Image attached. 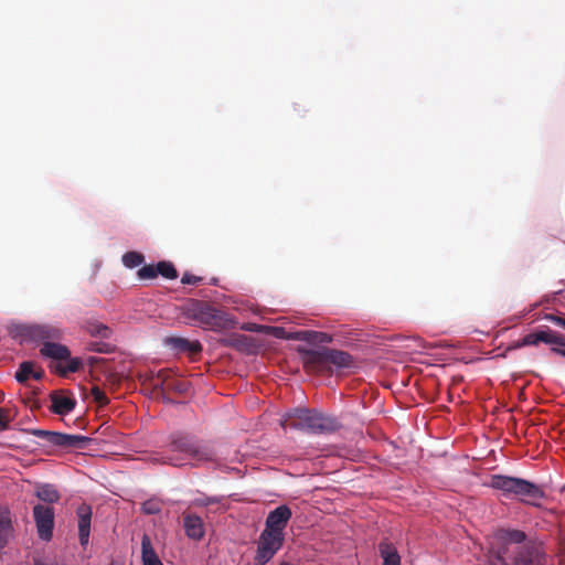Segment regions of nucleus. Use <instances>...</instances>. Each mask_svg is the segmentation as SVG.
I'll return each mask as SVG.
<instances>
[{
  "label": "nucleus",
  "instance_id": "1",
  "mask_svg": "<svg viewBox=\"0 0 565 565\" xmlns=\"http://www.w3.org/2000/svg\"><path fill=\"white\" fill-rule=\"evenodd\" d=\"M494 540L502 543L511 565H544L546 557L542 543L529 539L516 529H499Z\"/></svg>",
  "mask_w": 565,
  "mask_h": 565
},
{
  "label": "nucleus",
  "instance_id": "2",
  "mask_svg": "<svg viewBox=\"0 0 565 565\" xmlns=\"http://www.w3.org/2000/svg\"><path fill=\"white\" fill-rule=\"evenodd\" d=\"M215 458L216 454L211 446L200 444L188 435H172L162 460L164 463L182 467L213 461Z\"/></svg>",
  "mask_w": 565,
  "mask_h": 565
},
{
  "label": "nucleus",
  "instance_id": "3",
  "mask_svg": "<svg viewBox=\"0 0 565 565\" xmlns=\"http://www.w3.org/2000/svg\"><path fill=\"white\" fill-rule=\"evenodd\" d=\"M488 486L500 491L508 499H516L533 507H540L541 501L546 497L542 486L518 477L492 475Z\"/></svg>",
  "mask_w": 565,
  "mask_h": 565
},
{
  "label": "nucleus",
  "instance_id": "4",
  "mask_svg": "<svg viewBox=\"0 0 565 565\" xmlns=\"http://www.w3.org/2000/svg\"><path fill=\"white\" fill-rule=\"evenodd\" d=\"M280 426L308 434H330L340 428V423L316 409L295 408L281 416Z\"/></svg>",
  "mask_w": 565,
  "mask_h": 565
},
{
  "label": "nucleus",
  "instance_id": "5",
  "mask_svg": "<svg viewBox=\"0 0 565 565\" xmlns=\"http://www.w3.org/2000/svg\"><path fill=\"white\" fill-rule=\"evenodd\" d=\"M183 317L204 329L220 331L234 326L230 316L207 301L190 299L181 308Z\"/></svg>",
  "mask_w": 565,
  "mask_h": 565
},
{
  "label": "nucleus",
  "instance_id": "6",
  "mask_svg": "<svg viewBox=\"0 0 565 565\" xmlns=\"http://www.w3.org/2000/svg\"><path fill=\"white\" fill-rule=\"evenodd\" d=\"M298 353L303 367L308 372L317 374L331 373V365L343 369L350 367L353 363L352 356L348 352L326 347L318 350L299 347Z\"/></svg>",
  "mask_w": 565,
  "mask_h": 565
},
{
  "label": "nucleus",
  "instance_id": "7",
  "mask_svg": "<svg viewBox=\"0 0 565 565\" xmlns=\"http://www.w3.org/2000/svg\"><path fill=\"white\" fill-rule=\"evenodd\" d=\"M34 437L44 439L47 444L66 450L84 449L90 443V438L82 435H70L40 428L29 429Z\"/></svg>",
  "mask_w": 565,
  "mask_h": 565
},
{
  "label": "nucleus",
  "instance_id": "8",
  "mask_svg": "<svg viewBox=\"0 0 565 565\" xmlns=\"http://www.w3.org/2000/svg\"><path fill=\"white\" fill-rule=\"evenodd\" d=\"M285 542L284 533H274L263 530L258 537L257 551L255 555L256 565H265L282 547Z\"/></svg>",
  "mask_w": 565,
  "mask_h": 565
},
{
  "label": "nucleus",
  "instance_id": "9",
  "mask_svg": "<svg viewBox=\"0 0 565 565\" xmlns=\"http://www.w3.org/2000/svg\"><path fill=\"white\" fill-rule=\"evenodd\" d=\"M554 345L551 351L565 358V335L548 328L529 333L521 339V344L537 345L539 343Z\"/></svg>",
  "mask_w": 565,
  "mask_h": 565
},
{
  "label": "nucleus",
  "instance_id": "10",
  "mask_svg": "<svg viewBox=\"0 0 565 565\" xmlns=\"http://www.w3.org/2000/svg\"><path fill=\"white\" fill-rule=\"evenodd\" d=\"M33 518L40 539L50 541L54 527V509L50 505L36 504L33 508Z\"/></svg>",
  "mask_w": 565,
  "mask_h": 565
},
{
  "label": "nucleus",
  "instance_id": "11",
  "mask_svg": "<svg viewBox=\"0 0 565 565\" xmlns=\"http://www.w3.org/2000/svg\"><path fill=\"white\" fill-rule=\"evenodd\" d=\"M291 516L292 513L288 505H279L268 513L264 530L274 533H284V530L286 529Z\"/></svg>",
  "mask_w": 565,
  "mask_h": 565
},
{
  "label": "nucleus",
  "instance_id": "12",
  "mask_svg": "<svg viewBox=\"0 0 565 565\" xmlns=\"http://www.w3.org/2000/svg\"><path fill=\"white\" fill-rule=\"evenodd\" d=\"M51 412L56 415H66L71 413L76 406V399L73 395L64 390L53 391L50 394Z\"/></svg>",
  "mask_w": 565,
  "mask_h": 565
},
{
  "label": "nucleus",
  "instance_id": "13",
  "mask_svg": "<svg viewBox=\"0 0 565 565\" xmlns=\"http://www.w3.org/2000/svg\"><path fill=\"white\" fill-rule=\"evenodd\" d=\"M26 335L30 340L41 342L43 344L60 340L62 338V332L54 326L34 324L26 329Z\"/></svg>",
  "mask_w": 565,
  "mask_h": 565
},
{
  "label": "nucleus",
  "instance_id": "14",
  "mask_svg": "<svg viewBox=\"0 0 565 565\" xmlns=\"http://www.w3.org/2000/svg\"><path fill=\"white\" fill-rule=\"evenodd\" d=\"M78 539L82 546H86L90 533L92 510L88 505L82 504L77 508Z\"/></svg>",
  "mask_w": 565,
  "mask_h": 565
},
{
  "label": "nucleus",
  "instance_id": "15",
  "mask_svg": "<svg viewBox=\"0 0 565 565\" xmlns=\"http://www.w3.org/2000/svg\"><path fill=\"white\" fill-rule=\"evenodd\" d=\"M164 343L179 353L188 352L191 355H196L202 351V344L199 341H190L181 337H168Z\"/></svg>",
  "mask_w": 565,
  "mask_h": 565
},
{
  "label": "nucleus",
  "instance_id": "16",
  "mask_svg": "<svg viewBox=\"0 0 565 565\" xmlns=\"http://www.w3.org/2000/svg\"><path fill=\"white\" fill-rule=\"evenodd\" d=\"M183 527L185 535L191 540L200 541L205 534L203 520L195 514L183 515Z\"/></svg>",
  "mask_w": 565,
  "mask_h": 565
},
{
  "label": "nucleus",
  "instance_id": "17",
  "mask_svg": "<svg viewBox=\"0 0 565 565\" xmlns=\"http://www.w3.org/2000/svg\"><path fill=\"white\" fill-rule=\"evenodd\" d=\"M70 349L55 341L43 343L40 349V354L56 361H64L70 358Z\"/></svg>",
  "mask_w": 565,
  "mask_h": 565
},
{
  "label": "nucleus",
  "instance_id": "18",
  "mask_svg": "<svg viewBox=\"0 0 565 565\" xmlns=\"http://www.w3.org/2000/svg\"><path fill=\"white\" fill-rule=\"evenodd\" d=\"M290 339L305 341L309 344H321V343H330L332 342V335L326 332L312 331V330H301L295 332Z\"/></svg>",
  "mask_w": 565,
  "mask_h": 565
},
{
  "label": "nucleus",
  "instance_id": "19",
  "mask_svg": "<svg viewBox=\"0 0 565 565\" xmlns=\"http://www.w3.org/2000/svg\"><path fill=\"white\" fill-rule=\"evenodd\" d=\"M507 552L502 543L494 540V543L487 553L486 565H511L507 562Z\"/></svg>",
  "mask_w": 565,
  "mask_h": 565
},
{
  "label": "nucleus",
  "instance_id": "20",
  "mask_svg": "<svg viewBox=\"0 0 565 565\" xmlns=\"http://www.w3.org/2000/svg\"><path fill=\"white\" fill-rule=\"evenodd\" d=\"M83 329L90 337L100 338V339H109L113 333L111 329L108 326H106L97 320L84 321Z\"/></svg>",
  "mask_w": 565,
  "mask_h": 565
},
{
  "label": "nucleus",
  "instance_id": "21",
  "mask_svg": "<svg viewBox=\"0 0 565 565\" xmlns=\"http://www.w3.org/2000/svg\"><path fill=\"white\" fill-rule=\"evenodd\" d=\"M141 558L143 565H163L152 547L150 537L146 534L141 539Z\"/></svg>",
  "mask_w": 565,
  "mask_h": 565
},
{
  "label": "nucleus",
  "instance_id": "22",
  "mask_svg": "<svg viewBox=\"0 0 565 565\" xmlns=\"http://www.w3.org/2000/svg\"><path fill=\"white\" fill-rule=\"evenodd\" d=\"M379 551L383 558V565H401V557L396 547L392 543H380Z\"/></svg>",
  "mask_w": 565,
  "mask_h": 565
},
{
  "label": "nucleus",
  "instance_id": "23",
  "mask_svg": "<svg viewBox=\"0 0 565 565\" xmlns=\"http://www.w3.org/2000/svg\"><path fill=\"white\" fill-rule=\"evenodd\" d=\"M35 495L43 502L52 504L60 500L61 495L51 483H43L36 487Z\"/></svg>",
  "mask_w": 565,
  "mask_h": 565
},
{
  "label": "nucleus",
  "instance_id": "24",
  "mask_svg": "<svg viewBox=\"0 0 565 565\" xmlns=\"http://www.w3.org/2000/svg\"><path fill=\"white\" fill-rule=\"evenodd\" d=\"M161 384L169 391L185 394L189 391L190 384L183 380L163 377Z\"/></svg>",
  "mask_w": 565,
  "mask_h": 565
},
{
  "label": "nucleus",
  "instance_id": "25",
  "mask_svg": "<svg viewBox=\"0 0 565 565\" xmlns=\"http://www.w3.org/2000/svg\"><path fill=\"white\" fill-rule=\"evenodd\" d=\"M34 367V362L24 361L19 365L18 371L15 372L14 379L20 384L26 383V381L32 376Z\"/></svg>",
  "mask_w": 565,
  "mask_h": 565
},
{
  "label": "nucleus",
  "instance_id": "26",
  "mask_svg": "<svg viewBox=\"0 0 565 565\" xmlns=\"http://www.w3.org/2000/svg\"><path fill=\"white\" fill-rule=\"evenodd\" d=\"M65 361H67L66 366H57L56 369L61 376H66L68 373H75L83 367V361L79 358H72L70 355Z\"/></svg>",
  "mask_w": 565,
  "mask_h": 565
},
{
  "label": "nucleus",
  "instance_id": "27",
  "mask_svg": "<svg viewBox=\"0 0 565 565\" xmlns=\"http://www.w3.org/2000/svg\"><path fill=\"white\" fill-rule=\"evenodd\" d=\"M11 530V521L9 516L0 512V548L4 547L8 543V536Z\"/></svg>",
  "mask_w": 565,
  "mask_h": 565
},
{
  "label": "nucleus",
  "instance_id": "28",
  "mask_svg": "<svg viewBox=\"0 0 565 565\" xmlns=\"http://www.w3.org/2000/svg\"><path fill=\"white\" fill-rule=\"evenodd\" d=\"M157 274L161 275L167 279H175L178 277V271L174 268L173 264L170 262H159L157 265Z\"/></svg>",
  "mask_w": 565,
  "mask_h": 565
},
{
  "label": "nucleus",
  "instance_id": "29",
  "mask_svg": "<svg viewBox=\"0 0 565 565\" xmlns=\"http://www.w3.org/2000/svg\"><path fill=\"white\" fill-rule=\"evenodd\" d=\"M145 260V257L142 254L137 252H127L122 256V263L128 268H135L139 265H141Z\"/></svg>",
  "mask_w": 565,
  "mask_h": 565
},
{
  "label": "nucleus",
  "instance_id": "30",
  "mask_svg": "<svg viewBox=\"0 0 565 565\" xmlns=\"http://www.w3.org/2000/svg\"><path fill=\"white\" fill-rule=\"evenodd\" d=\"M87 350L98 353H110L114 351V345L102 341H92L87 345Z\"/></svg>",
  "mask_w": 565,
  "mask_h": 565
},
{
  "label": "nucleus",
  "instance_id": "31",
  "mask_svg": "<svg viewBox=\"0 0 565 565\" xmlns=\"http://www.w3.org/2000/svg\"><path fill=\"white\" fill-rule=\"evenodd\" d=\"M90 394L94 398V401L99 405V406H106L109 404V398L106 396L105 392L103 390H100L98 386H93L92 390H90Z\"/></svg>",
  "mask_w": 565,
  "mask_h": 565
},
{
  "label": "nucleus",
  "instance_id": "32",
  "mask_svg": "<svg viewBox=\"0 0 565 565\" xmlns=\"http://www.w3.org/2000/svg\"><path fill=\"white\" fill-rule=\"evenodd\" d=\"M141 509L146 514H157L161 511V503L158 500L150 499L142 503Z\"/></svg>",
  "mask_w": 565,
  "mask_h": 565
},
{
  "label": "nucleus",
  "instance_id": "33",
  "mask_svg": "<svg viewBox=\"0 0 565 565\" xmlns=\"http://www.w3.org/2000/svg\"><path fill=\"white\" fill-rule=\"evenodd\" d=\"M156 270H157V267L154 265H145L143 267H141L138 270L137 275L142 280L153 279L158 276Z\"/></svg>",
  "mask_w": 565,
  "mask_h": 565
},
{
  "label": "nucleus",
  "instance_id": "34",
  "mask_svg": "<svg viewBox=\"0 0 565 565\" xmlns=\"http://www.w3.org/2000/svg\"><path fill=\"white\" fill-rule=\"evenodd\" d=\"M10 422L9 409L0 407V431L8 429Z\"/></svg>",
  "mask_w": 565,
  "mask_h": 565
},
{
  "label": "nucleus",
  "instance_id": "35",
  "mask_svg": "<svg viewBox=\"0 0 565 565\" xmlns=\"http://www.w3.org/2000/svg\"><path fill=\"white\" fill-rule=\"evenodd\" d=\"M202 280L201 277L199 276H195L193 274H190V273H185L182 278H181V282L184 284V285H196L199 284L200 281Z\"/></svg>",
  "mask_w": 565,
  "mask_h": 565
},
{
  "label": "nucleus",
  "instance_id": "36",
  "mask_svg": "<svg viewBox=\"0 0 565 565\" xmlns=\"http://www.w3.org/2000/svg\"><path fill=\"white\" fill-rule=\"evenodd\" d=\"M546 319L553 323H555L556 326L565 329V318L562 317V316H557V315H548L546 317Z\"/></svg>",
  "mask_w": 565,
  "mask_h": 565
},
{
  "label": "nucleus",
  "instance_id": "37",
  "mask_svg": "<svg viewBox=\"0 0 565 565\" xmlns=\"http://www.w3.org/2000/svg\"><path fill=\"white\" fill-rule=\"evenodd\" d=\"M217 500L215 498H205V499H198L195 501V504L206 507L209 504L215 503Z\"/></svg>",
  "mask_w": 565,
  "mask_h": 565
},
{
  "label": "nucleus",
  "instance_id": "38",
  "mask_svg": "<svg viewBox=\"0 0 565 565\" xmlns=\"http://www.w3.org/2000/svg\"><path fill=\"white\" fill-rule=\"evenodd\" d=\"M34 380L40 381L44 377V370L39 367L38 370L33 369L32 376Z\"/></svg>",
  "mask_w": 565,
  "mask_h": 565
},
{
  "label": "nucleus",
  "instance_id": "39",
  "mask_svg": "<svg viewBox=\"0 0 565 565\" xmlns=\"http://www.w3.org/2000/svg\"><path fill=\"white\" fill-rule=\"evenodd\" d=\"M522 347H526V345L525 344H521V340H519V341H515L512 344H510L508 350H516V349H520Z\"/></svg>",
  "mask_w": 565,
  "mask_h": 565
},
{
  "label": "nucleus",
  "instance_id": "40",
  "mask_svg": "<svg viewBox=\"0 0 565 565\" xmlns=\"http://www.w3.org/2000/svg\"><path fill=\"white\" fill-rule=\"evenodd\" d=\"M280 565H290V564H288V563H282V564H280Z\"/></svg>",
  "mask_w": 565,
  "mask_h": 565
}]
</instances>
